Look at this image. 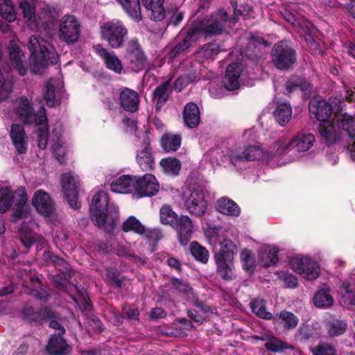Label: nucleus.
Returning a JSON list of instances; mask_svg holds the SVG:
<instances>
[{"label": "nucleus", "mask_w": 355, "mask_h": 355, "mask_svg": "<svg viewBox=\"0 0 355 355\" xmlns=\"http://www.w3.org/2000/svg\"><path fill=\"white\" fill-rule=\"evenodd\" d=\"M237 21L236 17H229L227 12L220 9L209 17L200 21L193 20L182 43L178 44L164 58L171 62L181 52L193 46L205 36L221 33L227 27H230Z\"/></svg>", "instance_id": "f257e3e1"}, {"label": "nucleus", "mask_w": 355, "mask_h": 355, "mask_svg": "<svg viewBox=\"0 0 355 355\" xmlns=\"http://www.w3.org/2000/svg\"><path fill=\"white\" fill-rule=\"evenodd\" d=\"M28 196L24 187L17 188L14 193L7 186H1V212L13 206V216L17 220H24L19 228V237L24 245L28 248L34 243L38 242L40 247L44 243V239L32 231L26 224L33 220V216L26 205Z\"/></svg>", "instance_id": "f03ea898"}, {"label": "nucleus", "mask_w": 355, "mask_h": 355, "mask_svg": "<svg viewBox=\"0 0 355 355\" xmlns=\"http://www.w3.org/2000/svg\"><path fill=\"white\" fill-rule=\"evenodd\" d=\"M263 145L259 144L248 145L243 148L220 146L207 152L204 155V160L209 161L213 167L231 164L236 170L241 171L248 166L250 162L257 160L263 162Z\"/></svg>", "instance_id": "7ed1b4c3"}, {"label": "nucleus", "mask_w": 355, "mask_h": 355, "mask_svg": "<svg viewBox=\"0 0 355 355\" xmlns=\"http://www.w3.org/2000/svg\"><path fill=\"white\" fill-rule=\"evenodd\" d=\"M318 131L327 144L345 141L347 150L351 159L355 161V115L336 113L333 121L320 123Z\"/></svg>", "instance_id": "20e7f679"}, {"label": "nucleus", "mask_w": 355, "mask_h": 355, "mask_svg": "<svg viewBox=\"0 0 355 355\" xmlns=\"http://www.w3.org/2000/svg\"><path fill=\"white\" fill-rule=\"evenodd\" d=\"M90 213L92 220L105 232H111L119 219V209L116 205L109 202L107 192L98 191L93 197Z\"/></svg>", "instance_id": "39448f33"}, {"label": "nucleus", "mask_w": 355, "mask_h": 355, "mask_svg": "<svg viewBox=\"0 0 355 355\" xmlns=\"http://www.w3.org/2000/svg\"><path fill=\"white\" fill-rule=\"evenodd\" d=\"M28 46L31 69L34 73H41L49 65L58 62L59 57L54 46L42 37H30Z\"/></svg>", "instance_id": "423d86ee"}, {"label": "nucleus", "mask_w": 355, "mask_h": 355, "mask_svg": "<svg viewBox=\"0 0 355 355\" xmlns=\"http://www.w3.org/2000/svg\"><path fill=\"white\" fill-rule=\"evenodd\" d=\"M55 258V259L53 261L55 263L56 266L59 267L58 269L60 272V275L53 277L56 286L60 290L67 292H69V289L70 291L72 289L78 292L77 295L73 296L72 294H70L73 300L82 312L90 311L92 305L86 292L80 291L76 286L69 283L70 268L69 263L62 259L57 257Z\"/></svg>", "instance_id": "0eeeda50"}, {"label": "nucleus", "mask_w": 355, "mask_h": 355, "mask_svg": "<svg viewBox=\"0 0 355 355\" xmlns=\"http://www.w3.org/2000/svg\"><path fill=\"white\" fill-rule=\"evenodd\" d=\"M288 264L293 272L308 282L315 281L321 274L320 264L307 254H299L291 257Z\"/></svg>", "instance_id": "6e6552de"}, {"label": "nucleus", "mask_w": 355, "mask_h": 355, "mask_svg": "<svg viewBox=\"0 0 355 355\" xmlns=\"http://www.w3.org/2000/svg\"><path fill=\"white\" fill-rule=\"evenodd\" d=\"M100 35L111 48L119 49L123 45L128 29L121 20L114 19L101 24Z\"/></svg>", "instance_id": "1a4fd4ad"}, {"label": "nucleus", "mask_w": 355, "mask_h": 355, "mask_svg": "<svg viewBox=\"0 0 355 355\" xmlns=\"http://www.w3.org/2000/svg\"><path fill=\"white\" fill-rule=\"evenodd\" d=\"M184 205L190 214L200 216L207 208L203 187L199 184H190L182 191Z\"/></svg>", "instance_id": "9d476101"}, {"label": "nucleus", "mask_w": 355, "mask_h": 355, "mask_svg": "<svg viewBox=\"0 0 355 355\" xmlns=\"http://www.w3.org/2000/svg\"><path fill=\"white\" fill-rule=\"evenodd\" d=\"M13 107L17 118L26 124H34L35 126H40L46 121L45 109L41 107L35 114L33 112L32 105L26 97L22 96L16 99Z\"/></svg>", "instance_id": "9b49d317"}, {"label": "nucleus", "mask_w": 355, "mask_h": 355, "mask_svg": "<svg viewBox=\"0 0 355 355\" xmlns=\"http://www.w3.org/2000/svg\"><path fill=\"white\" fill-rule=\"evenodd\" d=\"M60 184L64 198L73 209H78L80 204L78 201L80 179L75 173L69 171L62 174Z\"/></svg>", "instance_id": "f8f14e48"}, {"label": "nucleus", "mask_w": 355, "mask_h": 355, "mask_svg": "<svg viewBox=\"0 0 355 355\" xmlns=\"http://www.w3.org/2000/svg\"><path fill=\"white\" fill-rule=\"evenodd\" d=\"M81 32V24L73 15H66L60 21L58 29L59 39L67 43L72 44L78 41Z\"/></svg>", "instance_id": "ddd939ff"}, {"label": "nucleus", "mask_w": 355, "mask_h": 355, "mask_svg": "<svg viewBox=\"0 0 355 355\" xmlns=\"http://www.w3.org/2000/svg\"><path fill=\"white\" fill-rule=\"evenodd\" d=\"M37 146L40 149H45L49 142L63 141L64 132V125L61 121L48 125L47 121L42 125L37 126Z\"/></svg>", "instance_id": "4468645a"}, {"label": "nucleus", "mask_w": 355, "mask_h": 355, "mask_svg": "<svg viewBox=\"0 0 355 355\" xmlns=\"http://www.w3.org/2000/svg\"><path fill=\"white\" fill-rule=\"evenodd\" d=\"M315 142V136L311 133L300 132L292 139L287 140L290 155L289 161L300 159L304 153L311 149Z\"/></svg>", "instance_id": "2eb2a0df"}, {"label": "nucleus", "mask_w": 355, "mask_h": 355, "mask_svg": "<svg viewBox=\"0 0 355 355\" xmlns=\"http://www.w3.org/2000/svg\"><path fill=\"white\" fill-rule=\"evenodd\" d=\"M31 205L37 213L46 218L56 216L55 203L51 195L43 189H37L31 198Z\"/></svg>", "instance_id": "dca6fc26"}, {"label": "nucleus", "mask_w": 355, "mask_h": 355, "mask_svg": "<svg viewBox=\"0 0 355 355\" xmlns=\"http://www.w3.org/2000/svg\"><path fill=\"white\" fill-rule=\"evenodd\" d=\"M263 162L270 167H275L284 164L282 156L286 153H289L287 139L281 137L273 141L268 146H263Z\"/></svg>", "instance_id": "f3484780"}, {"label": "nucleus", "mask_w": 355, "mask_h": 355, "mask_svg": "<svg viewBox=\"0 0 355 355\" xmlns=\"http://www.w3.org/2000/svg\"><path fill=\"white\" fill-rule=\"evenodd\" d=\"M272 57L274 64L279 69H288L296 61L294 50L285 41H282L274 46Z\"/></svg>", "instance_id": "a211bd4d"}, {"label": "nucleus", "mask_w": 355, "mask_h": 355, "mask_svg": "<svg viewBox=\"0 0 355 355\" xmlns=\"http://www.w3.org/2000/svg\"><path fill=\"white\" fill-rule=\"evenodd\" d=\"M141 141H135L137 150L136 159L143 171H150L155 167V159L150 147V139L147 134L141 132Z\"/></svg>", "instance_id": "6ab92c4d"}, {"label": "nucleus", "mask_w": 355, "mask_h": 355, "mask_svg": "<svg viewBox=\"0 0 355 355\" xmlns=\"http://www.w3.org/2000/svg\"><path fill=\"white\" fill-rule=\"evenodd\" d=\"M245 67L241 62H233L226 69V73L223 80L225 87L230 91L239 88L244 76Z\"/></svg>", "instance_id": "aec40b11"}, {"label": "nucleus", "mask_w": 355, "mask_h": 355, "mask_svg": "<svg viewBox=\"0 0 355 355\" xmlns=\"http://www.w3.org/2000/svg\"><path fill=\"white\" fill-rule=\"evenodd\" d=\"M159 190V184L155 175L146 174L141 177L137 176L136 198L153 196Z\"/></svg>", "instance_id": "412c9836"}, {"label": "nucleus", "mask_w": 355, "mask_h": 355, "mask_svg": "<svg viewBox=\"0 0 355 355\" xmlns=\"http://www.w3.org/2000/svg\"><path fill=\"white\" fill-rule=\"evenodd\" d=\"M283 16L287 21L290 22L293 26H298L299 28L304 31V35L308 36L305 39L306 43L309 44L311 50L316 53L318 44L311 36V34L313 33L315 30L314 26L309 21L306 19L297 21L295 16L288 10L285 11Z\"/></svg>", "instance_id": "4be33fe9"}, {"label": "nucleus", "mask_w": 355, "mask_h": 355, "mask_svg": "<svg viewBox=\"0 0 355 355\" xmlns=\"http://www.w3.org/2000/svg\"><path fill=\"white\" fill-rule=\"evenodd\" d=\"M63 83L60 78L50 79L44 92V98L46 103L49 107H53L60 102L62 95Z\"/></svg>", "instance_id": "5701e85b"}, {"label": "nucleus", "mask_w": 355, "mask_h": 355, "mask_svg": "<svg viewBox=\"0 0 355 355\" xmlns=\"http://www.w3.org/2000/svg\"><path fill=\"white\" fill-rule=\"evenodd\" d=\"M137 176L123 175L112 180L110 184V189L117 193H132L133 196H135Z\"/></svg>", "instance_id": "b1692460"}, {"label": "nucleus", "mask_w": 355, "mask_h": 355, "mask_svg": "<svg viewBox=\"0 0 355 355\" xmlns=\"http://www.w3.org/2000/svg\"><path fill=\"white\" fill-rule=\"evenodd\" d=\"M178 233V238L182 245H187L193 233L192 220L188 216L182 215L178 217L172 226Z\"/></svg>", "instance_id": "393cba45"}, {"label": "nucleus", "mask_w": 355, "mask_h": 355, "mask_svg": "<svg viewBox=\"0 0 355 355\" xmlns=\"http://www.w3.org/2000/svg\"><path fill=\"white\" fill-rule=\"evenodd\" d=\"M96 53L103 60L107 69L116 73H121L123 69V64L121 60L112 51H109L101 45L94 47Z\"/></svg>", "instance_id": "a878e982"}, {"label": "nucleus", "mask_w": 355, "mask_h": 355, "mask_svg": "<svg viewBox=\"0 0 355 355\" xmlns=\"http://www.w3.org/2000/svg\"><path fill=\"white\" fill-rule=\"evenodd\" d=\"M309 112L320 121H327L332 114V106L325 100L313 98L310 101Z\"/></svg>", "instance_id": "bb28decb"}, {"label": "nucleus", "mask_w": 355, "mask_h": 355, "mask_svg": "<svg viewBox=\"0 0 355 355\" xmlns=\"http://www.w3.org/2000/svg\"><path fill=\"white\" fill-rule=\"evenodd\" d=\"M22 11L26 25L32 31L40 32L42 22L37 20L35 14V8L33 4L27 1H21L19 3Z\"/></svg>", "instance_id": "cd10ccee"}, {"label": "nucleus", "mask_w": 355, "mask_h": 355, "mask_svg": "<svg viewBox=\"0 0 355 355\" xmlns=\"http://www.w3.org/2000/svg\"><path fill=\"white\" fill-rule=\"evenodd\" d=\"M119 103L125 110L135 112L137 110L139 104V97L135 91L128 88L123 89L119 94Z\"/></svg>", "instance_id": "c85d7f7f"}, {"label": "nucleus", "mask_w": 355, "mask_h": 355, "mask_svg": "<svg viewBox=\"0 0 355 355\" xmlns=\"http://www.w3.org/2000/svg\"><path fill=\"white\" fill-rule=\"evenodd\" d=\"M10 64L19 73L24 76L26 73L28 67L25 55L19 46L11 44L9 50Z\"/></svg>", "instance_id": "c756f323"}, {"label": "nucleus", "mask_w": 355, "mask_h": 355, "mask_svg": "<svg viewBox=\"0 0 355 355\" xmlns=\"http://www.w3.org/2000/svg\"><path fill=\"white\" fill-rule=\"evenodd\" d=\"M148 12V15L154 21H162L165 18L164 0H139V3Z\"/></svg>", "instance_id": "7c9ffc66"}, {"label": "nucleus", "mask_w": 355, "mask_h": 355, "mask_svg": "<svg viewBox=\"0 0 355 355\" xmlns=\"http://www.w3.org/2000/svg\"><path fill=\"white\" fill-rule=\"evenodd\" d=\"M279 250L275 245H263L258 250L260 264L265 267L274 266L278 261Z\"/></svg>", "instance_id": "2f4dec72"}, {"label": "nucleus", "mask_w": 355, "mask_h": 355, "mask_svg": "<svg viewBox=\"0 0 355 355\" xmlns=\"http://www.w3.org/2000/svg\"><path fill=\"white\" fill-rule=\"evenodd\" d=\"M10 137L12 143L19 154H24L27 150V136L24 128L18 124H13L11 127Z\"/></svg>", "instance_id": "473e14b6"}, {"label": "nucleus", "mask_w": 355, "mask_h": 355, "mask_svg": "<svg viewBox=\"0 0 355 355\" xmlns=\"http://www.w3.org/2000/svg\"><path fill=\"white\" fill-rule=\"evenodd\" d=\"M313 301L317 308L327 309L331 307L334 304V298L331 294L330 287L327 284H322L315 294Z\"/></svg>", "instance_id": "72a5a7b5"}, {"label": "nucleus", "mask_w": 355, "mask_h": 355, "mask_svg": "<svg viewBox=\"0 0 355 355\" xmlns=\"http://www.w3.org/2000/svg\"><path fill=\"white\" fill-rule=\"evenodd\" d=\"M216 263V271L221 278L231 280L234 278L233 259L223 258L220 255H214Z\"/></svg>", "instance_id": "f704fd0d"}, {"label": "nucleus", "mask_w": 355, "mask_h": 355, "mask_svg": "<svg viewBox=\"0 0 355 355\" xmlns=\"http://www.w3.org/2000/svg\"><path fill=\"white\" fill-rule=\"evenodd\" d=\"M216 210L223 214L237 217L241 213L238 205L227 197H221L216 202Z\"/></svg>", "instance_id": "c9c22d12"}, {"label": "nucleus", "mask_w": 355, "mask_h": 355, "mask_svg": "<svg viewBox=\"0 0 355 355\" xmlns=\"http://www.w3.org/2000/svg\"><path fill=\"white\" fill-rule=\"evenodd\" d=\"M183 119L184 124L190 128H193L198 125L200 117L199 108L196 104L189 103L185 105Z\"/></svg>", "instance_id": "e433bc0d"}, {"label": "nucleus", "mask_w": 355, "mask_h": 355, "mask_svg": "<svg viewBox=\"0 0 355 355\" xmlns=\"http://www.w3.org/2000/svg\"><path fill=\"white\" fill-rule=\"evenodd\" d=\"M46 349L51 354L62 355L68 354L71 347L60 335H55L51 337Z\"/></svg>", "instance_id": "4c0bfd02"}, {"label": "nucleus", "mask_w": 355, "mask_h": 355, "mask_svg": "<svg viewBox=\"0 0 355 355\" xmlns=\"http://www.w3.org/2000/svg\"><path fill=\"white\" fill-rule=\"evenodd\" d=\"M298 321L295 315L287 311H282L272 318L275 326L283 323L284 329L287 330L295 329L298 324Z\"/></svg>", "instance_id": "58836bf2"}, {"label": "nucleus", "mask_w": 355, "mask_h": 355, "mask_svg": "<svg viewBox=\"0 0 355 355\" xmlns=\"http://www.w3.org/2000/svg\"><path fill=\"white\" fill-rule=\"evenodd\" d=\"M22 315L26 320L31 322H41L46 319L51 318L53 313L47 308H44L36 312L32 306H26L22 310Z\"/></svg>", "instance_id": "ea45409f"}, {"label": "nucleus", "mask_w": 355, "mask_h": 355, "mask_svg": "<svg viewBox=\"0 0 355 355\" xmlns=\"http://www.w3.org/2000/svg\"><path fill=\"white\" fill-rule=\"evenodd\" d=\"M128 16L136 21L141 19L139 0H116Z\"/></svg>", "instance_id": "a19ab883"}, {"label": "nucleus", "mask_w": 355, "mask_h": 355, "mask_svg": "<svg viewBox=\"0 0 355 355\" xmlns=\"http://www.w3.org/2000/svg\"><path fill=\"white\" fill-rule=\"evenodd\" d=\"M338 293L341 297L345 299L349 304L355 303V274L343 283Z\"/></svg>", "instance_id": "79ce46f5"}, {"label": "nucleus", "mask_w": 355, "mask_h": 355, "mask_svg": "<svg viewBox=\"0 0 355 355\" xmlns=\"http://www.w3.org/2000/svg\"><path fill=\"white\" fill-rule=\"evenodd\" d=\"M129 60V67L134 71H140L146 66V59L143 52L139 48L129 53L128 55Z\"/></svg>", "instance_id": "37998d69"}, {"label": "nucleus", "mask_w": 355, "mask_h": 355, "mask_svg": "<svg viewBox=\"0 0 355 355\" xmlns=\"http://www.w3.org/2000/svg\"><path fill=\"white\" fill-rule=\"evenodd\" d=\"M159 165L164 174L168 176H177L179 174L182 164L179 159L175 157L162 159Z\"/></svg>", "instance_id": "c03bdc74"}, {"label": "nucleus", "mask_w": 355, "mask_h": 355, "mask_svg": "<svg viewBox=\"0 0 355 355\" xmlns=\"http://www.w3.org/2000/svg\"><path fill=\"white\" fill-rule=\"evenodd\" d=\"M292 116V108L287 103H278L274 112V116L276 121L281 125H284L291 119Z\"/></svg>", "instance_id": "a18cd8bd"}, {"label": "nucleus", "mask_w": 355, "mask_h": 355, "mask_svg": "<svg viewBox=\"0 0 355 355\" xmlns=\"http://www.w3.org/2000/svg\"><path fill=\"white\" fill-rule=\"evenodd\" d=\"M122 230L123 232H133L139 235H144L146 233L147 230L145 226L136 217L129 216L122 224Z\"/></svg>", "instance_id": "49530a36"}, {"label": "nucleus", "mask_w": 355, "mask_h": 355, "mask_svg": "<svg viewBox=\"0 0 355 355\" xmlns=\"http://www.w3.org/2000/svg\"><path fill=\"white\" fill-rule=\"evenodd\" d=\"M161 143L165 152H175L180 147L181 137L178 135L167 133L163 135Z\"/></svg>", "instance_id": "de8ad7c7"}, {"label": "nucleus", "mask_w": 355, "mask_h": 355, "mask_svg": "<svg viewBox=\"0 0 355 355\" xmlns=\"http://www.w3.org/2000/svg\"><path fill=\"white\" fill-rule=\"evenodd\" d=\"M240 258L243 268L250 273L253 272L257 266L256 257L253 251L248 248L242 250Z\"/></svg>", "instance_id": "09e8293b"}, {"label": "nucleus", "mask_w": 355, "mask_h": 355, "mask_svg": "<svg viewBox=\"0 0 355 355\" xmlns=\"http://www.w3.org/2000/svg\"><path fill=\"white\" fill-rule=\"evenodd\" d=\"M275 275L277 276V279L281 281L285 288H295L298 286V279L293 273L287 270H276Z\"/></svg>", "instance_id": "8fccbe9b"}, {"label": "nucleus", "mask_w": 355, "mask_h": 355, "mask_svg": "<svg viewBox=\"0 0 355 355\" xmlns=\"http://www.w3.org/2000/svg\"><path fill=\"white\" fill-rule=\"evenodd\" d=\"M170 92V84L168 82L159 86L154 92V99L156 102V110H159L163 104L167 101Z\"/></svg>", "instance_id": "3c124183"}, {"label": "nucleus", "mask_w": 355, "mask_h": 355, "mask_svg": "<svg viewBox=\"0 0 355 355\" xmlns=\"http://www.w3.org/2000/svg\"><path fill=\"white\" fill-rule=\"evenodd\" d=\"M220 248L219 252L215 255H220L223 258L233 259L236 252V245L231 240L225 239L219 241Z\"/></svg>", "instance_id": "603ef678"}, {"label": "nucleus", "mask_w": 355, "mask_h": 355, "mask_svg": "<svg viewBox=\"0 0 355 355\" xmlns=\"http://www.w3.org/2000/svg\"><path fill=\"white\" fill-rule=\"evenodd\" d=\"M189 250L192 256L198 261L203 263L207 262L209 257L208 250L196 241L191 242Z\"/></svg>", "instance_id": "864d4df0"}, {"label": "nucleus", "mask_w": 355, "mask_h": 355, "mask_svg": "<svg viewBox=\"0 0 355 355\" xmlns=\"http://www.w3.org/2000/svg\"><path fill=\"white\" fill-rule=\"evenodd\" d=\"M250 306L252 312L257 316L264 319L272 320L274 315L266 309V303L262 300L256 299L251 302Z\"/></svg>", "instance_id": "5fc2aeb1"}, {"label": "nucleus", "mask_w": 355, "mask_h": 355, "mask_svg": "<svg viewBox=\"0 0 355 355\" xmlns=\"http://www.w3.org/2000/svg\"><path fill=\"white\" fill-rule=\"evenodd\" d=\"M50 143L52 152L56 159L60 162H63L65 155L69 150V145L64 140L62 141H53Z\"/></svg>", "instance_id": "6e6d98bb"}, {"label": "nucleus", "mask_w": 355, "mask_h": 355, "mask_svg": "<svg viewBox=\"0 0 355 355\" xmlns=\"http://www.w3.org/2000/svg\"><path fill=\"white\" fill-rule=\"evenodd\" d=\"M31 287L30 288V294L36 298L46 301L49 296L48 292L41 287V282L37 277L31 279Z\"/></svg>", "instance_id": "4d7b16f0"}, {"label": "nucleus", "mask_w": 355, "mask_h": 355, "mask_svg": "<svg viewBox=\"0 0 355 355\" xmlns=\"http://www.w3.org/2000/svg\"><path fill=\"white\" fill-rule=\"evenodd\" d=\"M160 221L164 225L173 226L178 218L177 214L167 205H163L159 210Z\"/></svg>", "instance_id": "13d9d810"}, {"label": "nucleus", "mask_w": 355, "mask_h": 355, "mask_svg": "<svg viewBox=\"0 0 355 355\" xmlns=\"http://www.w3.org/2000/svg\"><path fill=\"white\" fill-rule=\"evenodd\" d=\"M265 347L272 352H280L284 349L292 348L291 345L274 336L267 340Z\"/></svg>", "instance_id": "bf43d9fd"}, {"label": "nucleus", "mask_w": 355, "mask_h": 355, "mask_svg": "<svg viewBox=\"0 0 355 355\" xmlns=\"http://www.w3.org/2000/svg\"><path fill=\"white\" fill-rule=\"evenodd\" d=\"M326 328L331 336H338L345 331L347 324L343 320H334L327 324Z\"/></svg>", "instance_id": "052dcab7"}, {"label": "nucleus", "mask_w": 355, "mask_h": 355, "mask_svg": "<svg viewBox=\"0 0 355 355\" xmlns=\"http://www.w3.org/2000/svg\"><path fill=\"white\" fill-rule=\"evenodd\" d=\"M1 18L8 22L16 19V12L10 0H1Z\"/></svg>", "instance_id": "680f3d73"}, {"label": "nucleus", "mask_w": 355, "mask_h": 355, "mask_svg": "<svg viewBox=\"0 0 355 355\" xmlns=\"http://www.w3.org/2000/svg\"><path fill=\"white\" fill-rule=\"evenodd\" d=\"M123 124L125 131L130 134H135L136 139L135 141H141V132L147 134L145 131L139 130L137 131V124L135 119L125 118L123 121Z\"/></svg>", "instance_id": "e2e57ef3"}, {"label": "nucleus", "mask_w": 355, "mask_h": 355, "mask_svg": "<svg viewBox=\"0 0 355 355\" xmlns=\"http://www.w3.org/2000/svg\"><path fill=\"white\" fill-rule=\"evenodd\" d=\"M220 228L216 226L209 225L205 228V235L211 245H216L220 241Z\"/></svg>", "instance_id": "0e129e2a"}, {"label": "nucleus", "mask_w": 355, "mask_h": 355, "mask_svg": "<svg viewBox=\"0 0 355 355\" xmlns=\"http://www.w3.org/2000/svg\"><path fill=\"white\" fill-rule=\"evenodd\" d=\"M309 84L302 82L299 78H293L286 83V88L288 92H291L294 89L300 88L302 91H306L309 89Z\"/></svg>", "instance_id": "69168bd1"}, {"label": "nucleus", "mask_w": 355, "mask_h": 355, "mask_svg": "<svg viewBox=\"0 0 355 355\" xmlns=\"http://www.w3.org/2000/svg\"><path fill=\"white\" fill-rule=\"evenodd\" d=\"M313 355H336V349L330 345L321 344L313 350Z\"/></svg>", "instance_id": "338daca9"}, {"label": "nucleus", "mask_w": 355, "mask_h": 355, "mask_svg": "<svg viewBox=\"0 0 355 355\" xmlns=\"http://www.w3.org/2000/svg\"><path fill=\"white\" fill-rule=\"evenodd\" d=\"M114 251L116 254L119 257H135V253L131 249L130 245H124L123 244H118L114 248Z\"/></svg>", "instance_id": "774afa93"}]
</instances>
